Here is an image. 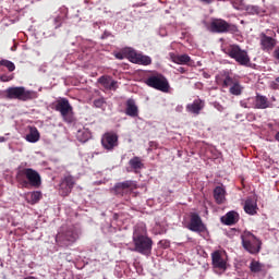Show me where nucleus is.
<instances>
[{
	"label": "nucleus",
	"instance_id": "2",
	"mask_svg": "<svg viewBox=\"0 0 279 279\" xmlns=\"http://www.w3.org/2000/svg\"><path fill=\"white\" fill-rule=\"evenodd\" d=\"M225 53L235 60L240 66H250V62H252L247 50L241 49L240 45H230L225 49Z\"/></svg>",
	"mask_w": 279,
	"mask_h": 279
},
{
	"label": "nucleus",
	"instance_id": "22",
	"mask_svg": "<svg viewBox=\"0 0 279 279\" xmlns=\"http://www.w3.org/2000/svg\"><path fill=\"white\" fill-rule=\"evenodd\" d=\"M213 265L216 269H223L226 270V260L221 257V253L216 251L211 254Z\"/></svg>",
	"mask_w": 279,
	"mask_h": 279
},
{
	"label": "nucleus",
	"instance_id": "32",
	"mask_svg": "<svg viewBox=\"0 0 279 279\" xmlns=\"http://www.w3.org/2000/svg\"><path fill=\"white\" fill-rule=\"evenodd\" d=\"M39 199H43V193L36 191L31 194V204H38Z\"/></svg>",
	"mask_w": 279,
	"mask_h": 279
},
{
	"label": "nucleus",
	"instance_id": "7",
	"mask_svg": "<svg viewBox=\"0 0 279 279\" xmlns=\"http://www.w3.org/2000/svg\"><path fill=\"white\" fill-rule=\"evenodd\" d=\"M134 245H151V238L147 236V228L145 225H137L133 231Z\"/></svg>",
	"mask_w": 279,
	"mask_h": 279
},
{
	"label": "nucleus",
	"instance_id": "15",
	"mask_svg": "<svg viewBox=\"0 0 279 279\" xmlns=\"http://www.w3.org/2000/svg\"><path fill=\"white\" fill-rule=\"evenodd\" d=\"M277 43L278 41L274 37H269L265 33L260 34V45L263 51H272Z\"/></svg>",
	"mask_w": 279,
	"mask_h": 279
},
{
	"label": "nucleus",
	"instance_id": "8",
	"mask_svg": "<svg viewBox=\"0 0 279 279\" xmlns=\"http://www.w3.org/2000/svg\"><path fill=\"white\" fill-rule=\"evenodd\" d=\"M100 143L106 151H114L116 147H119V134L114 131L106 132Z\"/></svg>",
	"mask_w": 279,
	"mask_h": 279
},
{
	"label": "nucleus",
	"instance_id": "23",
	"mask_svg": "<svg viewBox=\"0 0 279 279\" xmlns=\"http://www.w3.org/2000/svg\"><path fill=\"white\" fill-rule=\"evenodd\" d=\"M129 165L131 169H133L134 173H138L141 169L145 168V163H143V159L141 157L135 156L129 160Z\"/></svg>",
	"mask_w": 279,
	"mask_h": 279
},
{
	"label": "nucleus",
	"instance_id": "33",
	"mask_svg": "<svg viewBox=\"0 0 279 279\" xmlns=\"http://www.w3.org/2000/svg\"><path fill=\"white\" fill-rule=\"evenodd\" d=\"M243 247L248 254H258L260 252V246L257 245H244Z\"/></svg>",
	"mask_w": 279,
	"mask_h": 279
},
{
	"label": "nucleus",
	"instance_id": "29",
	"mask_svg": "<svg viewBox=\"0 0 279 279\" xmlns=\"http://www.w3.org/2000/svg\"><path fill=\"white\" fill-rule=\"evenodd\" d=\"M263 267H265V265H263L260 262L252 260L250 264L252 274H260V271H263Z\"/></svg>",
	"mask_w": 279,
	"mask_h": 279
},
{
	"label": "nucleus",
	"instance_id": "26",
	"mask_svg": "<svg viewBox=\"0 0 279 279\" xmlns=\"http://www.w3.org/2000/svg\"><path fill=\"white\" fill-rule=\"evenodd\" d=\"M131 252H137L138 254H144L149 256L151 254V245H135L130 248Z\"/></svg>",
	"mask_w": 279,
	"mask_h": 279
},
{
	"label": "nucleus",
	"instance_id": "20",
	"mask_svg": "<svg viewBox=\"0 0 279 279\" xmlns=\"http://www.w3.org/2000/svg\"><path fill=\"white\" fill-rule=\"evenodd\" d=\"M241 239L243 245H260V240L250 231H245L241 235Z\"/></svg>",
	"mask_w": 279,
	"mask_h": 279
},
{
	"label": "nucleus",
	"instance_id": "6",
	"mask_svg": "<svg viewBox=\"0 0 279 279\" xmlns=\"http://www.w3.org/2000/svg\"><path fill=\"white\" fill-rule=\"evenodd\" d=\"M7 99H19L20 101H29L34 99V92L25 89L23 86L9 87L5 89Z\"/></svg>",
	"mask_w": 279,
	"mask_h": 279
},
{
	"label": "nucleus",
	"instance_id": "30",
	"mask_svg": "<svg viewBox=\"0 0 279 279\" xmlns=\"http://www.w3.org/2000/svg\"><path fill=\"white\" fill-rule=\"evenodd\" d=\"M244 211L247 215H256V205H254V202L246 201L244 205Z\"/></svg>",
	"mask_w": 279,
	"mask_h": 279
},
{
	"label": "nucleus",
	"instance_id": "42",
	"mask_svg": "<svg viewBox=\"0 0 279 279\" xmlns=\"http://www.w3.org/2000/svg\"><path fill=\"white\" fill-rule=\"evenodd\" d=\"M202 3H205L206 5H210L213 3V0H201Z\"/></svg>",
	"mask_w": 279,
	"mask_h": 279
},
{
	"label": "nucleus",
	"instance_id": "31",
	"mask_svg": "<svg viewBox=\"0 0 279 279\" xmlns=\"http://www.w3.org/2000/svg\"><path fill=\"white\" fill-rule=\"evenodd\" d=\"M0 66H5L10 73L16 70V65L14 62L8 60V59H2L0 60Z\"/></svg>",
	"mask_w": 279,
	"mask_h": 279
},
{
	"label": "nucleus",
	"instance_id": "11",
	"mask_svg": "<svg viewBox=\"0 0 279 279\" xmlns=\"http://www.w3.org/2000/svg\"><path fill=\"white\" fill-rule=\"evenodd\" d=\"M128 58L133 64H142L143 66H149L151 64V57L138 53L135 50L129 51Z\"/></svg>",
	"mask_w": 279,
	"mask_h": 279
},
{
	"label": "nucleus",
	"instance_id": "14",
	"mask_svg": "<svg viewBox=\"0 0 279 279\" xmlns=\"http://www.w3.org/2000/svg\"><path fill=\"white\" fill-rule=\"evenodd\" d=\"M106 90H117L119 88L118 82L112 80V76L102 75L97 80Z\"/></svg>",
	"mask_w": 279,
	"mask_h": 279
},
{
	"label": "nucleus",
	"instance_id": "40",
	"mask_svg": "<svg viewBox=\"0 0 279 279\" xmlns=\"http://www.w3.org/2000/svg\"><path fill=\"white\" fill-rule=\"evenodd\" d=\"M54 22H56V23H59V25H57L56 27H60L61 22H62V17L57 16V17L54 19Z\"/></svg>",
	"mask_w": 279,
	"mask_h": 279
},
{
	"label": "nucleus",
	"instance_id": "45",
	"mask_svg": "<svg viewBox=\"0 0 279 279\" xmlns=\"http://www.w3.org/2000/svg\"><path fill=\"white\" fill-rule=\"evenodd\" d=\"M275 82H276V84H279V76L276 78Z\"/></svg>",
	"mask_w": 279,
	"mask_h": 279
},
{
	"label": "nucleus",
	"instance_id": "1",
	"mask_svg": "<svg viewBox=\"0 0 279 279\" xmlns=\"http://www.w3.org/2000/svg\"><path fill=\"white\" fill-rule=\"evenodd\" d=\"M15 179L22 189H29V186L33 189H40V185L43 184L40 173L32 168L19 169Z\"/></svg>",
	"mask_w": 279,
	"mask_h": 279
},
{
	"label": "nucleus",
	"instance_id": "18",
	"mask_svg": "<svg viewBox=\"0 0 279 279\" xmlns=\"http://www.w3.org/2000/svg\"><path fill=\"white\" fill-rule=\"evenodd\" d=\"M269 106H271V104L269 102V98H267L266 96H263L260 94H257L255 96L254 108H256L257 110H267V108H269Z\"/></svg>",
	"mask_w": 279,
	"mask_h": 279
},
{
	"label": "nucleus",
	"instance_id": "28",
	"mask_svg": "<svg viewBox=\"0 0 279 279\" xmlns=\"http://www.w3.org/2000/svg\"><path fill=\"white\" fill-rule=\"evenodd\" d=\"M172 62H174V64H189L191 57L189 54H178L172 57Z\"/></svg>",
	"mask_w": 279,
	"mask_h": 279
},
{
	"label": "nucleus",
	"instance_id": "4",
	"mask_svg": "<svg viewBox=\"0 0 279 279\" xmlns=\"http://www.w3.org/2000/svg\"><path fill=\"white\" fill-rule=\"evenodd\" d=\"M145 85L149 88H155V90H160L161 93H169V80L160 73L153 74L145 80Z\"/></svg>",
	"mask_w": 279,
	"mask_h": 279
},
{
	"label": "nucleus",
	"instance_id": "9",
	"mask_svg": "<svg viewBox=\"0 0 279 279\" xmlns=\"http://www.w3.org/2000/svg\"><path fill=\"white\" fill-rule=\"evenodd\" d=\"M74 186L75 178L71 174L64 175L59 184V195H61V197H69Z\"/></svg>",
	"mask_w": 279,
	"mask_h": 279
},
{
	"label": "nucleus",
	"instance_id": "35",
	"mask_svg": "<svg viewBox=\"0 0 279 279\" xmlns=\"http://www.w3.org/2000/svg\"><path fill=\"white\" fill-rule=\"evenodd\" d=\"M104 104H106V100L104 98H98L94 100L95 108H104Z\"/></svg>",
	"mask_w": 279,
	"mask_h": 279
},
{
	"label": "nucleus",
	"instance_id": "34",
	"mask_svg": "<svg viewBox=\"0 0 279 279\" xmlns=\"http://www.w3.org/2000/svg\"><path fill=\"white\" fill-rule=\"evenodd\" d=\"M247 12H250V14H260V7H258V5H248L247 7Z\"/></svg>",
	"mask_w": 279,
	"mask_h": 279
},
{
	"label": "nucleus",
	"instance_id": "25",
	"mask_svg": "<svg viewBox=\"0 0 279 279\" xmlns=\"http://www.w3.org/2000/svg\"><path fill=\"white\" fill-rule=\"evenodd\" d=\"M214 198L216 204H223L226 202V189L223 186H216L214 190Z\"/></svg>",
	"mask_w": 279,
	"mask_h": 279
},
{
	"label": "nucleus",
	"instance_id": "10",
	"mask_svg": "<svg viewBox=\"0 0 279 279\" xmlns=\"http://www.w3.org/2000/svg\"><path fill=\"white\" fill-rule=\"evenodd\" d=\"M136 190V182L132 180H126L124 182H119L113 187L114 195H120V197H123V195H128V193H132V191Z\"/></svg>",
	"mask_w": 279,
	"mask_h": 279
},
{
	"label": "nucleus",
	"instance_id": "38",
	"mask_svg": "<svg viewBox=\"0 0 279 279\" xmlns=\"http://www.w3.org/2000/svg\"><path fill=\"white\" fill-rule=\"evenodd\" d=\"M114 58H117V60H125V54L122 52H116Z\"/></svg>",
	"mask_w": 279,
	"mask_h": 279
},
{
	"label": "nucleus",
	"instance_id": "37",
	"mask_svg": "<svg viewBox=\"0 0 279 279\" xmlns=\"http://www.w3.org/2000/svg\"><path fill=\"white\" fill-rule=\"evenodd\" d=\"M82 134L84 137L81 138V141H83V143H85V141L88 138V136H90V134L88 132L78 131V134H77L78 138H80V136H82Z\"/></svg>",
	"mask_w": 279,
	"mask_h": 279
},
{
	"label": "nucleus",
	"instance_id": "13",
	"mask_svg": "<svg viewBox=\"0 0 279 279\" xmlns=\"http://www.w3.org/2000/svg\"><path fill=\"white\" fill-rule=\"evenodd\" d=\"M186 111L191 114H195L196 117L202 113V110L206 108V101L197 98L194 99L193 102L186 105Z\"/></svg>",
	"mask_w": 279,
	"mask_h": 279
},
{
	"label": "nucleus",
	"instance_id": "5",
	"mask_svg": "<svg viewBox=\"0 0 279 279\" xmlns=\"http://www.w3.org/2000/svg\"><path fill=\"white\" fill-rule=\"evenodd\" d=\"M54 110L57 112H60L65 123H73V121H75V118L73 117V106H71L69 99L60 98L59 100H57L54 105Z\"/></svg>",
	"mask_w": 279,
	"mask_h": 279
},
{
	"label": "nucleus",
	"instance_id": "12",
	"mask_svg": "<svg viewBox=\"0 0 279 279\" xmlns=\"http://www.w3.org/2000/svg\"><path fill=\"white\" fill-rule=\"evenodd\" d=\"M187 228L192 232H204L206 230V227L204 226V222L202 221V217H199L195 213L191 215L190 223L187 225Z\"/></svg>",
	"mask_w": 279,
	"mask_h": 279
},
{
	"label": "nucleus",
	"instance_id": "19",
	"mask_svg": "<svg viewBox=\"0 0 279 279\" xmlns=\"http://www.w3.org/2000/svg\"><path fill=\"white\" fill-rule=\"evenodd\" d=\"M56 240L60 243H75L77 235L73 231H66L65 233H58Z\"/></svg>",
	"mask_w": 279,
	"mask_h": 279
},
{
	"label": "nucleus",
	"instance_id": "47",
	"mask_svg": "<svg viewBox=\"0 0 279 279\" xmlns=\"http://www.w3.org/2000/svg\"><path fill=\"white\" fill-rule=\"evenodd\" d=\"M0 143H3V137H2V138H0Z\"/></svg>",
	"mask_w": 279,
	"mask_h": 279
},
{
	"label": "nucleus",
	"instance_id": "3",
	"mask_svg": "<svg viewBox=\"0 0 279 279\" xmlns=\"http://www.w3.org/2000/svg\"><path fill=\"white\" fill-rule=\"evenodd\" d=\"M209 32L213 34H236L239 27L234 24L228 23L223 19H214L209 25Z\"/></svg>",
	"mask_w": 279,
	"mask_h": 279
},
{
	"label": "nucleus",
	"instance_id": "27",
	"mask_svg": "<svg viewBox=\"0 0 279 279\" xmlns=\"http://www.w3.org/2000/svg\"><path fill=\"white\" fill-rule=\"evenodd\" d=\"M230 95H234L235 97H239L243 94V87L241 86V81H235L233 85L229 88Z\"/></svg>",
	"mask_w": 279,
	"mask_h": 279
},
{
	"label": "nucleus",
	"instance_id": "21",
	"mask_svg": "<svg viewBox=\"0 0 279 279\" xmlns=\"http://www.w3.org/2000/svg\"><path fill=\"white\" fill-rule=\"evenodd\" d=\"M125 114L128 117H138V106H136V100H134V98H129L126 100Z\"/></svg>",
	"mask_w": 279,
	"mask_h": 279
},
{
	"label": "nucleus",
	"instance_id": "41",
	"mask_svg": "<svg viewBox=\"0 0 279 279\" xmlns=\"http://www.w3.org/2000/svg\"><path fill=\"white\" fill-rule=\"evenodd\" d=\"M270 87L272 88V90H277V88H278V83L272 82V83L270 84Z\"/></svg>",
	"mask_w": 279,
	"mask_h": 279
},
{
	"label": "nucleus",
	"instance_id": "24",
	"mask_svg": "<svg viewBox=\"0 0 279 279\" xmlns=\"http://www.w3.org/2000/svg\"><path fill=\"white\" fill-rule=\"evenodd\" d=\"M25 140L28 143H38L40 141V132L36 126H29V132L26 134Z\"/></svg>",
	"mask_w": 279,
	"mask_h": 279
},
{
	"label": "nucleus",
	"instance_id": "46",
	"mask_svg": "<svg viewBox=\"0 0 279 279\" xmlns=\"http://www.w3.org/2000/svg\"><path fill=\"white\" fill-rule=\"evenodd\" d=\"M242 107L243 108H248L246 104H242Z\"/></svg>",
	"mask_w": 279,
	"mask_h": 279
},
{
	"label": "nucleus",
	"instance_id": "17",
	"mask_svg": "<svg viewBox=\"0 0 279 279\" xmlns=\"http://www.w3.org/2000/svg\"><path fill=\"white\" fill-rule=\"evenodd\" d=\"M239 78L232 76V74L230 73V71H223L220 74V82H222V88H228L231 85L234 84V82H238Z\"/></svg>",
	"mask_w": 279,
	"mask_h": 279
},
{
	"label": "nucleus",
	"instance_id": "39",
	"mask_svg": "<svg viewBox=\"0 0 279 279\" xmlns=\"http://www.w3.org/2000/svg\"><path fill=\"white\" fill-rule=\"evenodd\" d=\"M272 56L275 60H279V46L275 49V51L272 52Z\"/></svg>",
	"mask_w": 279,
	"mask_h": 279
},
{
	"label": "nucleus",
	"instance_id": "44",
	"mask_svg": "<svg viewBox=\"0 0 279 279\" xmlns=\"http://www.w3.org/2000/svg\"><path fill=\"white\" fill-rule=\"evenodd\" d=\"M108 36H110V33L105 32L104 35H102V38H108Z\"/></svg>",
	"mask_w": 279,
	"mask_h": 279
},
{
	"label": "nucleus",
	"instance_id": "43",
	"mask_svg": "<svg viewBox=\"0 0 279 279\" xmlns=\"http://www.w3.org/2000/svg\"><path fill=\"white\" fill-rule=\"evenodd\" d=\"M178 71H179V73H186V69H184V68H182V66H180V68L178 69Z\"/></svg>",
	"mask_w": 279,
	"mask_h": 279
},
{
	"label": "nucleus",
	"instance_id": "36",
	"mask_svg": "<svg viewBox=\"0 0 279 279\" xmlns=\"http://www.w3.org/2000/svg\"><path fill=\"white\" fill-rule=\"evenodd\" d=\"M12 80H14V75H7V74H2L0 75V82H12Z\"/></svg>",
	"mask_w": 279,
	"mask_h": 279
},
{
	"label": "nucleus",
	"instance_id": "16",
	"mask_svg": "<svg viewBox=\"0 0 279 279\" xmlns=\"http://www.w3.org/2000/svg\"><path fill=\"white\" fill-rule=\"evenodd\" d=\"M239 213L231 210L227 213L225 216L220 218L221 223H225V226H234V223H239Z\"/></svg>",
	"mask_w": 279,
	"mask_h": 279
}]
</instances>
